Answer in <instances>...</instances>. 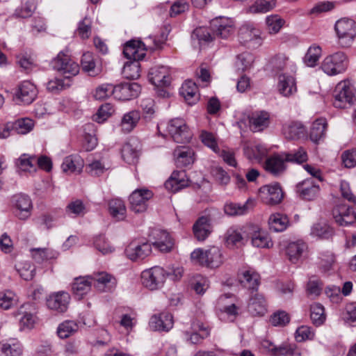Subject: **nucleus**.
I'll return each instance as SVG.
<instances>
[{
    "label": "nucleus",
    "instance_id": "nucleus-3",
    "mask_svg": "<svg viewBox=\"0 0 356 356\" xmlns=\"http://www.w3.org/2000/svg\"><path fill=\"white\" fill-rule=\"evenodd\" d=\"M338 42L341 47H349L356 36V26L354 20L348 18L339 19L334 26Z\"/></svg>",
    "mask_w": 356,
    "mask_h": 356
},
{
    "label": "nucleus",
    "instance_id": "nucleus-31",
    "mask_svg": "<svg viewBox=\"0 0 356 356\" xmlns=\"http://www.w3.org/2000/svg\"><path fill=\"white\" fill-rule=\"evenodd\" d=\"M179 93L189 105L195 104L200 98L197 86L191 80L182 84Z\"/></svg>",
    "mask_w": 356,
    "mask_h": 356
},
{
    "label": "nucleus",
    "instance_id": "nucleus-43",
    "mask_svg": "<svg viewBox=\"0 0 356 356\" xmlns=\"http://www.w3.org/2000/svg\"><path fill=\"white\" fill-rule=\"evenodd\" d=\"M81 63L83 70L91 76L97 75L100 72L99 68L96 67L92 54L90 52L83 54Z\"/></svg>",
    "mask_w": 356,
    "mask_h": 356
},
{
    "label": "nucleus",
    "instance_id": "nucleus-57",
    "mask_svg": "<svg viewBox=\"0 0 356 356\" xmlns=\"http://www.w3.org/2000/svg\"><path fill=\"white\" fill-rule=\"evenodd\" d=\"M140 107L143 111V118L147 120H151L155 110L154 101L152 98H145L141 100Z\"/></svg>",
    "mask_w": 356,
    "mask_h": 356
},
{
    "label": "nucleus",
    "instance_id": "nucleus-49",
    "mask_svg": "<svg viewBox=\"0 0 356 356\" xmlns=\"http://www.w3.org/2000/svg\"><path fill=\"white\" fill-rule=\"evenodd\" d=\"M140 63L138 61H129L124 64L122 74L127 79H136L140 76Z\"/></svg>",
    "mask_w": 356,
    "mask_h": 356
},
{
    "label": "nucleus",
    "instance_id": "nucleus-7",
    "mask_svg": "<svg viewBox=\"0 0 356 356\" xmlns=\"http://www.w3.org/2000/svg\"><path fill=\"white\" fill-rule=\"evenodd\" d=\"M53 67L62 74L65 78L70 79L76 75L79 72V65L70 56L60 51L52 61Z\"/></svg>",
    "mask_w": 356,
    "mask_h": 356
},
{
    "label": "nucleus",
    "instance_id": "nucleus-17",
    "mask_svg": "<svg viewBox=\"0 0 356 356\" xmlns=\"http://www.w3.org/2000/svg\"><path fill=\"white\" fill-rule=\"evenodd\" d=\"M150 236L154 241L152 245L162 252H169L174 247V239L169 232L163 229H154Z\"/></svg>",
    "mask_w": 356,
    "mask_h": 356
},
{
    "label": "nucleus",
    "instance_id": "nucleus-39",
    "mask_svg": "<svg viewBox=\"0 0 356 356\" xmlns=\"http://www.w3.org/2000/svg\"><path fill=\"white\" fill-rule=\"evenodd\" d=\"M108 211L111 216L117 220H122L126 217V207L120 198H114L108 202Z\"/></svg>",
    "mask_w": 356,
    "mask_h": 356
},
{
    "label": "nucleus",
    "instance_id": "nucleus-44",
    "mask_svg": "<svg viewBox=\"0 0 356 356\" xmlns=\"http://www.w3.org/2000/svg\"><path fill=\"white\" fill-rule=\"evenodd\" d=\"M310 318L316 326L323 325L326 319L325 309L320 303H314L310 307Z\"/></svg>",
    "mask_w": 356,
    "mask_h": 356
},
{
    "label": "nucleus",
    "instance_id": "nucleus-16",
    "mask_svg": "<svg viewBox=\"0 0 356 356\" xmlns=\"http://www.w3.org/2000/svg\"><path fill=\"white\" fill-rule=\"evenodd\" d=\"M90 277L94 287L99 292L111 291L117 284L115 277L105 271L94 273Z\"/></svg>",
    "mask_w": 356,
    "mask_h": 356
},
{
    "label": "nucleus",
    "instance_id": "nucleus-59",
    "mask_svg": "<svg viewBox=\"0 0 356 356\" xmlns=\"http://www.w3.org/2000/svg\"><path fill=\"white\" fill-rule=\"evenodd\" d=\"M94 245L103 254L111 253L114 250V248L109 244L105 236L102 235L95 238Z\"/></svg>",
    "mask_w": 356,
    "mask_h": 356
},
{
    "label": "nucleus",
    "instance_id": "nucleus-8",
    "mask_svg": "<svg viewBox=\"0 0 356 356\" xmlns=\"http://www.w3.org/2000/svg\"><path fill=\"white\" fill-rule=\"evenodd\" d=\"M167 131L177 143H188L192 138V134L184 120L175 118L171 120L167 125Z\"/></svg>",
    "mask_w": 356,
    "mask_h": 356
},
{
    "label": "nucleus",
    "instance_id": "nucleus-34",
    "mask_svg": "<svg viewBox=\"0 0 356 356\" xmlns=\"http://www.w3.org/2000/svg\"><path fill=\"white\" fill-rule=\"evenodd\" d=\"M240 283L244 288L252 291H257L260 284L259 275L251 270H247L238 275Z\"/></svg>",
    "mask_w": 356,
    "mask_h": 356
},
{
    "label": "nucleus",
    "instance_id": "nucleus-60",
    "mask_svg": "<svg viewBox=\"0 0 356 356\" xmlns=\"http://www.w3.org/2000/svg\"><path fill=\"white\" fill-rule=\"evenodd\" d=\"M266 22L268 31L271 34L278 33L283 25V20L277 15L268 16Z\"/></svg>",
    "mask_w": 356,
    "mask_h": 356
},
{
    "label": "nucleus",
    "instance_id": "nucleus-22",
    "mask_svg": "<svg viewBox=\"0 0 356 356\" xmlns=\"http://www.w3.org/2000/svg\"><path fill=\"white\" fill-rule=\"evenodd\" d=\"M211 232V219L209 216H203L198 218L193 225V235L199 241H204Z\"/></svg>",
    "mask_w": 356,
    "mask_h": 356
},
{
    "label": "nucleus",
    "instance_id": "nucleus-48",
    "mask_svg": "<svg viewBox=\"0 0 356 356\" xmlns=\"http://www.w3.org/2000/svg\"><path fill=\"white\" fill-rule=\"evenodd\" d=\"M321 48L317 45L311 46L304 57L305 63L309 67H314L316 65L321 56Z\"/></svg>",
    "mask_w": 356,
    "mask_h": 356
},
{
    "label": "nucleus",
    "instance_id": "nucleus-63",
    "mask_svg": "<svg viewBox=\"0 0 356 356\" xmlns=\"http://www.w3.org/2000/svg\"><path fill=\"white\" fill-rule=\"evenodd\" d=\"M1 352L3 356H22V348L18 343H4L1 346Z\"/></svg>",
    "mask_w": 356,
    "mask_h": 356
},
{
    "label": "nucleus",
    "instance_id": "nucleus-42",
    "mask_svg": "<svg viewBox=\"0 0 356 356\" xmlns=\"http://www.w3.org/2000/svg\"><path fill=\"white\" fill-rule=\"evenodd\" d=\"M79 330L77 323L72 320H66L60 323L57 328V334L60 339H67L76 333Z\"/></svg>",
    "mask_w": 356,
    "mask_h": 356
},
{
    "label": "nucleus",
    "instance_id": "nucleus-24",
    "mask_svg": "<svg viewBox=\"0 0 356 356\" xmlns=\"http://www.w3.org/2000/svg\"><path fill=\"white\" fill-rule=\"evenodd\" d=\"M333 217L335 222L340 226L354 224L356 226V212L346 206H339L333 209Z\"/></svg>",
    "mask_w": 356,
    "mask_h": 356
},
{
    "label": "nucleus",
    "instance_id": "nucleus-40",
    "mask_svg": "<svg viewBox=\"0 0 356 356\" xmlns=\"http://www.w3.org/2000/svg\"><path fill=\"white\" fill-rule=\"evenodd\" d=\"M246 231L243 229L229 228L226 233V243L228 245H238L244 244L248 238Z\"/></svg>",
    "mask_w": 356,
    "mask_h": 356
},
{
    "label": "nucleus",
    "instance_id": "nucleus-26",
    "mask_svg": "<svg viewBox=\"0 0 356 356\" xmlns=\"http://www.w3.org/2000/svg\"><path fill=\"white\" fill-rule=\"evenodd\" d=\"M307 248V244L301 240L289 242L284 248L285 255L291 263L296 264Z\"/></svg>",
    "mask_w": 356,
    "mask_h": 356
},
{
    "label": "nucleus",
    "instance_id": "nucleus-6",
    "mask_svg": "<svg viewBox=\"0 0 356 356\" xmlns=\"http://www.w3.org/2000/svg\"><path fill=\"white\" fill-rule=\"evenodd\" d=\"M167 273L159 266H154L142 272V284L150 290H156L161 288L166 279Z\"/></svg>",
    "mask_w": 356,
    "mask_h": 356
},
{
    "label": "nucleus",
    "instance_id": "nucleus-28",
    "mask_svg": "<svg viewBox=\"0 0 356 356\" xmlns=\"http://www.w3.org/2000/svg\"><path fill=\"white\" fill-rule=\"evenodd\" d=\"M248 309L252 316H264L267 311V302L261 293H255L250 298Z\"/></svg>",
    "mask_w": 356,
    "mask_h": 356
},
{
    "label": "nucleus",
    "instance_id": "nucleus-36",
    "mask_svg": "<svg viewBox=\"0 0 356 356\" xmlns=\"http://www.w3.org/2000/svg\"><path fill=\"white\" fill-rule=\"evenodd\" d=\"M305 127L298 122L286 124L282 127V133L285 138L289 140L298 139L305 135Z\"/></svg>",
    "mask_w": 356,
    "mask_h": 356
},
{
    "label": "nucleus",
    "instance_id": "nucleus-23",
    "mask_svg": "<svg viewBox=\"0 0 356 356\" xmlns=\"http://www.w3.org/2000/svg\"><path fill=\"white\" fill-rule=\"evenodd\" d=\"M188 185L189 179L184 170L174 171L165 183V188L172 193H176Z\"/></svg>",
    "mask_w": 356,
    "mask_h": 356
},
{
    "label": "nucleus",
    "instance_id": "nucleus-62",
    "mask_svg": "<svg viewBox=\"0 0 356 356\" xmlns=\"http://www.w3.org/2000/svg\"><path fill=\"white\" fill-rule=\"evenodd\" d=\"M113 106L110 104L102 105L97 113L93 116V120L98 123L104 122L113 113Z\"/></svg>",
    "mask_w": 356,
    "mask_h": 356
},
{
    "label": "nucleus",
    "instance_id": "nucleus-20",
    "mask_svg": "<svg viewBox=\"0 0 356 356\" xmlns=\"http://www.w3.org/2000/svg\"><path fill=\"white\" fill-rule=\"evenodd\" d=\"M38 95L35 86L30 81H26L20 83L15 92V98L17 101L25 104H31Z\"/></svg>",
    "mask_w": 356,
    "mask_h": 356
},
{
    "label": "nucleus",
    "instance_id": "nucleus-47",
    "mask_svg": "<svg viewBox=\"0 0 356 356\" xmlns=\"http://www.w3.org/2000/svg\"><path fill=\"white\" fill-rule=\"evenodd\" d=\"M251 241L253 246L259 248H268L273 245L268 234L260 230L254 232Z\"/></svg>",
    "mask_w": 356,
    "mask_h": 356
},
{
    "label": "nucleus",
    "instance_id": "nucleus-46",
    "mask_svg": "<svg viewBox=\"0 0 356 356\" xmlns=\"http://www.w3.org/2000/svg\"><path fill=\"white\" fill-rule=\"evenodd\" d=\"M243 152L250 160H261L267 154L266 149L261 145H246L243 148Z\"/></svg>",
    "mask_w": 356,
    "mask_h": 356
},
{
    "label": "nucleus",
    "instance_id": "nucleus-58",
    "mask_svg": "<svg viewBox=\"0 0 356 356\" xmlns=\"http://www.w3.org/2000/svg\"><path fill=\"white\" fill-rule=\"evenodd\" d=\"M91 19L87 17H84L79 23L76 33L82 39H87L91 34Z\"/></svg>",
    "mask_w": 356,
    "mask_h": 356
},
{
    "label": "nucleus",
    "instance_id": "nucleus-45",
    "mask_svg": "<svg viewBox=\"0 0 356 356\" xmlns=\"http://www.w3.org/2000/svg\"><path fill=\"white\" fill-rule=\"evenodd\" d=\"M83 165V161L79 157L69 156L65 157L61 167L63 172L72 173L80 172Z\"/></svg>",
    "mask_w": 356,
    "mask_h": 356
},
{
    "label": "nucleus",
    "instance_id": "nucleus-61",
    "mask_svg": "<svg viewBox=\"0 0 356 356\" xmlns=\"http://www.w3.org/2000/svg\"><path fill=\"white\" fill-rule=\"evenodd\" d=\"M253 62V57L249 53H243L237 56L236 67L238 70L245 71L250 68Z\"/></svg>",
    "mask_w": 356,
    "mask_h": 356
},
{
    "label": "nucleus",
    "instance_id": "nucleus-25",
    "mask_svg": "<svg viewBox=\"0 0 356 356\" xmlns=\"http://www.w3.org/2000/svg\"><path fill=\"white\" fill-rule=\"evenodd\" d=\"M238 38L241 43L253 42L254 45H260L261 38L260 31L251 24H243L238 31Z\"/></svg>",
    "mask_w": 356,
    "mask_h": 356
},
{
    "label": "nucleus",
    "instance_id": "nucleus-18",
    "mask_svg": "<svg viewBox=\"0 0 356 356\" xmlns=\"http://www.w3.org/2000/svg\"><path fill=\"white\" fill-rule=\"evenodd\" d=\"M125 253L132 261L143 260L152 253V244L148 242L139 243L132 241L126 248Z\"/></svg>",
    "mask_w": 356,
    "mask_h": 356
},
{
    "label": "nucleus",
    "instance_id": "nucleus-41",
    "mask_svg": "<svg viewBox=\"0 0 356 356\" xmlns=\"http://www.w3.org/2000/svg\"><path fill=\"white\" fill-rule=\"evenodd\" d=\"M327 128V121L324 118H320L315 120L311 127L309 137L314 142H318L325 135Z\"/></svg>",
    "mask_w": 356,
    "mask_h": 356
},
{
    "label": "nucleus",
    "instance_id": "nucleus-38",
    "mask_svg": "<svg viewBox=\"0 0 356 356\" xmlns=\"http://www.w3.org/2000/svg\"><path fill=\"white\" fill-rule=\"evenodd\" d=\"M278 90L283 96L289 97L296 92L295 79L291 76L281 74L279 76Z\"/></svg>",
    "mask_w": 356,
    "mask_h": 356
},
{
    "label": "nucleus",
    "instance_id": "nucleus-53",
    "mask_svg": "<svg viewBox=\"0 0 356 356\" xmlns=\"http://www.w3.org/2000/svg\"><path fill=\"white\" fill-rule=\"evenodd\" d=\"M311 234L321 238H329L332 236L334 232L325 224L316 223L311 229Z\"/></svg>",
    "mask_w": 356,
    "mask_h": 356
},
{
    "label": "nucleus",
    "instance_id": "nucleus-21",
    "mask_svg": "<svg viewBox=\"0 0 356 356\" xmlns=\"http://www.w3.org/2000/svg\"><path fill=\"white\" fill-rule=\"evenodd\" d=\"M149 324L152 330L168 332L173 327V316L169 312L155 314L151 317Z\"/></svg>",
    "mask_w": 356,
    "mask_h": 356
},
{
    "label": "nucleus",
    "instance_id": "nucleus-2",
    "mask_svg": "<svg viewBox=\"0 0 356 356\" xmlns=\"http://www.w3.org/2000/svg\"><path fill=\"white\" fill-rule=\"evenodd\" d=\"M191 259L195 264L211 268L219 267L223 262L222 253L217 246L205 250L196 249L191 254Z\"/></svg>",
    "mask_w": 356,
    "mask_h": 356
},
{
    "label": "nucleus",
    "instance_id": "nucleus-14",
    "mask_svg": "<svg viewBox=\"0 0 356 356\" xmlns=\"http://www.w3.org/2000/svg\"><path fill=\"white\" fill-rule=\"evenodd\" d=\"M184 334L186 341L193 344H199L210 334L209 326L205 325L199 321H195L191 324L190 331H185Z\"/></svg>",
    "mask_w": 356,
    "mask_h": 356
},
{
    "label": "nucleus",
    "instance_id": "nucleus-50",
    "mask_svg": "<svg viewBox=\"0 0 356 356\" xmlns=\"http://www.w3.org/2000/svg\"><path fill=\"white\" fill-rule=\"evenodd\" d=\"M275 6V0H257L250 7L252 13H266L271 10Z\"/></svg>",
    "mask_w": 356,
    "mask_h": 356
},
{
    "label": "nucleus",
    "instance_id": "nucleus-37",
    "mask_svg": "<svg viewBox=\"0 0 356 356\" xmlns=\"http://www.w3.org/2000/svg\"><path fill=\"white\" fill-rule=\"evenodd\" d=\"M269 228L275 232L284 231L289 225V220L286 215L275 213L270 215L268 219Z\"/></svg>",
    "mask_w": 356,
    "mask_h": 356
},
{
    "label": "nucleus",
    "instance_id": "nucleus-51",
    "mask_svg": "<svg viewBox=\"0 0 356 356\" xmlns=\"http://www.w3.org/2000/svg\"><path fill=\"white\" fill-rule=\"evenodd\" d=\"M122 157L129 164H134L138 159V152L131 143H126L122 148Z\"/></svg>",
    "mask_w": 356,
    "mask_h": 356
},
{
    "label": "nucleus",
    "instance_id": "nucleus-54",
    "mask_svg": "<svg viewBox=\"0 0 356 356\" xmlns=\"http://www.w3.org/2000/svg\"><path fill=\"white\" fill-rule=\"evenodd\" d=\"M33 162H36L35 156H30L28 154H22L17 161V165L22 171H35Z\"/></svg>",
    "mask_w": 356,
    "mask_h": 356
},
{
    "label": "nucleus",
    "instance_id": "nucleus-32",
    "mask_svg": "<svg viewBox=\"0 0 356 356\" xmlns=\"http://www.w3.org/2000/svg\"><path fill=\"white\" fill-rule=\"evenodd\" d=\"M92 284L90 275L74 278L72 284L73 294L79 299L82 298L90 291Z\"/></svg>",
    "mask_w": 356,
    "mask_h": 356
},
{
    "label": "nucleus",
    "instance_id": "nucleus-27",
    "mask_svg": "<svg viewBox=\"0 0 356 356\" xmlns=\"http://www.w3.org/2000/svg\"><path fill=\"white\" fill-rule=\"evenodd\" d=\"M143 44L140 40H132L128 41L124 46L123 54L124 57L132 61H139L145 56L141 46Z\"/></svg>",
    "mask_w": 356,
    "mask_h": 356
},
{
    "label": "nucleus",
    "instance_id": "nucleus-52",
    "mask_svg": "<svg viewBox=\"0 0 356 356\" xmlns=\"http://www.w3.org/2000/svg\"><path fill=\"white\" fill-rule=\"evenodd\" d=\"M14 132L18 134H26L33 127V122L29 118L19 119L13 122Z\"/></svg>",
    "mask_w": 356,
    "mask_h": 356
},
{
    "label": "nucleus",
    "instance_id": "nucleus-1",
    "mask_svg": "<svg viewBox=\"0 0 356 356\" xmlns=\"http://www.w3.org/2000/svg\"><path fill=\"white\" fill-rule=\"evenodd\" d=\"M213 35L211 31L204 27L196 28L191 35L193 46H199L201 49L204 45L208 44L217 36L220 38H228L234 33L232 22L228 19L220 18L211 21Z\"/></svg>",
    "mask_w": 356,
    "mask_h": 356
},
{
    "label": "nucleus",
    "instance_id": "nucleus-29",
    "mask_svg": "<svg viewBox=\"0 0 356 356\" xmlns=\"http://www.w3.org/2000/svg\"><path fill=\"white\" fill-rule=\"evenodd\" d=\"M285 155L275 154L268 158L265 163L266 170L275 176H278L283 173L286 169Z\"/></svg>",
    "mask_w": 356,
    "mask_h": 356
},
{
    "label": "nucleus",
    "instance_id": "nucleus-5",
    "mask_svg": "<svg viewBox=\"0 0 356 356\" xmlns=\"http://www.w3.org/2000/svg\"><path fill=\"white\" fill-rule=\"evenodd\" d=\"M347 66V56L342 51L327 56L321 64L322 70L330 76L343 72Z\"/></svg>",
    "mask_w": 356,
    "mask_h": 356
},
{
    "label": "nucleus",
    "instance_id": "nucleus-15",
    "mask_svg": "<svg viewBox=\"0 0 356 356\" xmlns=\"http://www.w3.org/2000/svg\"><path fill=\"white\" fill-rule=\"evenodd\" d=\"M113 90L115 98L127 101L138 97L140 92V86L135 82H124L114 86Z\"/></svg>",
    "mask_w": 356,
    "mask_h": 356
},
{
    "label": "nucleus",
    "instance_id": "nucleus-4",
    "mask_svg": "<svg viewBox=\"0 0 356 356\" xmlns=\"http://www.w3.org/2000/svg\"><path fill=\"white\" fill-rule=\"evenodd\" d=\"M333 96V105L339 108L350 106L355 99L354 88L348 81L339 82L335 87Z\"/></svg>",
    "mask_w": 356,
    "mask_h": 356
},
{
    "label": "nucleus",
    "instance_id": "nucleus-13",
    "mask_svg": "<svg viewBox=\"0 0 356 356\" xmlns=\"http://www.w3.org/2000/svg\"><path fill=\"white\" fill-rule=\"evenodd\" d=\"M298 197L303 200H314L319 195L320 187L313 178L306 179L296 186Z\"/></svg>",
    "mask_w": 356,
    "mask_h": 356
},
{
    "label": "nucleus",
    "instance_id": "nucleus-35",
    "mask_svg": "<svg viewBox=\"0 0 356 356\" xmlns=\"http://www.w3.org/2000/svg\"><path fill=\"white\" fill-rule=\"evenodd\" d=\"M140 119V113L138 111L132 110L125 114L122 118L120 127L123 132H131L138 124Z\"/></svg>",
    "mask_w": 356,
    "mask_h": 356
},
{
    "label": "nucleus",
    "instance_id": "nucleus-64",
    "mask_svg": "<svg viewBox=\"0 0 356 356\" xmlns=\"http://www.w3.org/2000/svg\"><path fill=\"white\" fill-rule=\"evenodd\" d=\"M314 337V331L310 327L307 325H302L299 327L296 332V339L298 342L312 340Z\"/></svg>",
    "mask_w": 356,
    "mask_h": 356
},
{
    "label": "nucleus",
    "instance_id": "nucleus-55",
    "mask_svg": "<svg viewBox=\"0 0 356 356\" xmlns=\"http://www.w3.org/2000/svg\"><path fill=\"white\" fill-rule=\"evenodd\" d=\"M15 294L11 291H6L0 293V307L3 309H9L17 303Z\"/></svg>",
    "mask_w": 356,
    "mask_h": 356
},
{
    "label": "nucleus",
    "instance_id": "nucleus-11",
    "mask_svg": "<svg viewBox=\"0 0 356 356\" xmlns=\"http://www.w3.org/2000/svg\"><path fill=\"white\" fill-rule=\"evenodd\" d=\"M12 204L14 214L19 220H26L31 216L33 204L28 195L24 194L14 195L12 197Z\"/></svg>",
    "mask_w": 356,
    "mask_h": 356
},
{
    "label": "nucleus",
    "instance_id": "nucleus-19",
    "mask_svg": "<svg viewBox=\"0 0 356 356\" xmlns=\"http://www.w3.org/2000/svg\"><path fill=\"white\" fill-rule=\"evenodd\" d=\"M149 81L156 87H167L170 86L171 77L169 69L163 65L150 68L148 73Z\"/></svg>",
    "mask_w": 356,
    "mask_h": 356
},
{
    "label": "nucleus",
    "instance_id": "nucleus-33",
    "mask_svg": "<svg viewBox=\"0 0 356 356\" xmlns=\"http://www.w3.org/2000/svg\"><path fill=\"white\" fill-rule=\"evenodd\" d=\"M250 128L254 131H261L267 128L270 124V115L266 111L253 113L249 119Z\"/></svg>",
    "mask_w": 356,
    "mask_h": 356
},
{
    "label": "nucleus",
    "instance_id": "nucleus-30",
    "mask_svg": "<svg viewBox=\"0 0 356 356\" xmlns=\"http://www.w3.org/2000/svg\"><path fill=\"white\" fill-rule=\"evenodd\" d=\"M177 166L185 167L194 162V151L189 147L180 146L173 152Z\"/></svg>",
    "mask_w": 356,
    "mask_h": 356
},
{
    "label": "nucleus",
    "instance_id": "nucleus-9",
    "mask_svg": "<svg viewBox=\"0 0 356 356\" xmlns=\"http://www.w3.org/2000/svg\"><path fill=\"white\" fill-rule=\"evenodd\" d=\"M153 197L152 191L147 188H138L129 195L130 208L136 213H143L147 209V202Z\"/></svg>",
    "mask_w": 356,
    "mask_h": 356
},
{
    "label": "nucleus",
    "instance_id": "nucleus-12",
    "mask_svg": "<svg viewBox=\"0 0 356 356\" xmlns=\"http://www.w3.org/2000/svg\"><path fill=\"white\" fill-rule=\"evenodd\" d=\"M70 296L65 291L51 293L46 298V305L50 310L58 314L65 313L69 307Z\"/></svg>",
    "mask_w": 356,
    "mask_h": 356
},
{
    "label": "nucleus",
    "instance_id": "nucleus-10",
    "mask_svg": "<svg viewBox=\"0 0 356 356\" xmlns=\"http://www.w3.org/2000/svg\"><path fill=\"white\" fill-rule=\"evenodd\" d=\"M259 196L264 204L277 205L282 202L284 193L280 184L274 183L261 187L259 190Z\"/></svg>",
    "mask_w": 356,
    "mask_h": 356
},
{
    "label": "nucleus",
    "instance_id": "nucleus-56",
    "mask_svg": "<svg viewBox=\"0 0 356 356\" xmlns=\"http://www.w3.org/2000/svg\"><path fill=\"white\" fill-rule=\"evenodd\" d=\"M343 318L350 325H356V302L346 305L345 312L343 313Z\"/></svg>",
    "mask_w": 356,
    "mask_h": 356
}]
</instances>
